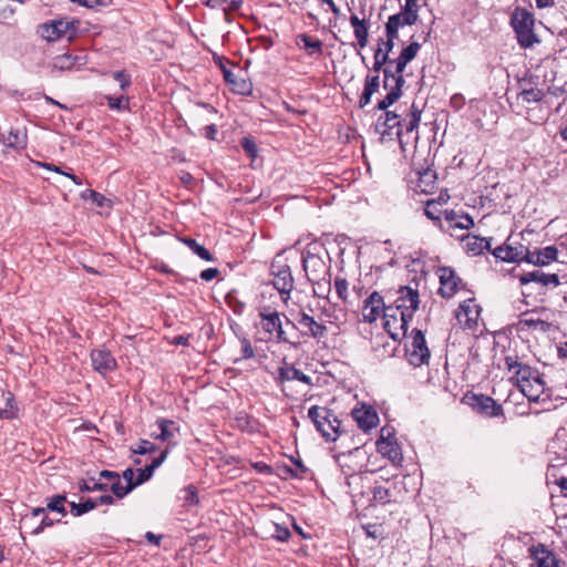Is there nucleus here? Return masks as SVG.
I'll use <instances>...</instances> for the list:
<instances>
[{
    "instance_id": "nucleus-2",
    "label": "nucleus",
    "mask_w": 567,
    "mask_h": 567,
    "mask_svg": "<svg viewBox=\"0 0 567 567\" xmlns=\"http://www.w3.org/2000/svg\"><path fill=\"white\" fill-rule=\"evenodd\" d=\"M511 24L516 32L518 43L523 48H529L537 42L534 33V17L526 9L517 8L513 12Z\"/></svg>"
},
{
    "instance_id": "nucleus-49",
    "label": "nucleus",
    "mask_w": 567,
    "mask_h": 567,
    "mask_svg": "<svg viewBox=\"0 0 567 567\" xmlns=\"http://www.w3.org/2000/svg\"><path fill=\"white\" fill-rule=\"evenodd\" d=\"M388 62L392 64L391 61H389L388 52H383L382 48L379 47L378 50L374 52L373 70L375 72H380L383 65Z\"/></svg>"
},
{
    "instance_id": "nucleus-28",
    "label": "nucleus",
    "mask_w": 567,
    "mask_h": 567,
    "mask_svg": "<svg viewBox=\"0 0 567 567\" xmlns=\"http://www.w3.org/2000/svg\"><path fill=\"white\" fill-rule=\"evenodd\" d=\"M519 389L529 401L537 402L539 396L544 393L545 383L538 375H536L528 382H523L519 385Z\"/></svg>"
},
{
    "instance_id": "nucleus-31",
    "label": "nucleus",
    "mask_w": 567,
    "mask_h": 567,
    "mask_svg": "<svg viewBox=\"0 0 567 567\" xmlns=\"http://www.w3.org/2000/svg\"><path fill=\"white\" fill-rule=\"evenodd\" d=\"M464 239V247L466 252L474 256L482 254L484 250L491 249V243L486 238H482L474 235H467Z\"/></svg>"
},
{
    "instance_id": "nucleus-33",
    "label": "nucleus",
    "mask_w": 567,
    "mask_h": 567,
    "mask_svg": "<svg viewBox=\"0 0 567 567\" xmlns=\"http://www.w3.org/2000/svg\"><path fill=\"white\" fill-rule=\"evenodd\" d=\"M168 454V450H165L161 453V455L152 461V463L144 468L138 470V475L135 481V486H138L150 480L154 473V471L159 467L164 461L166 460Z\"/></svg>"
},
{
    "instance_id": "nucleus-64",
    "label": "nucleus",
    "mask_w": 567,
    "mask_h": 567,
    "mask_svg": "<svg viewBox=\"0 0 567 567\" xmlns=\"http://www.w3.org/2000/svg\"><path fill=\"white\" fill-rule=\"evenodd\" d=\"M218 272L217 268H207L200 272V278L205 281H210L217 277Z\"/></svg>"
},
{
    "instance_id": "nucleus-44",
    "label": "nucleus",
    "mask_w": 567,
    "mask_h": 567,
    "mask_svg": "<svg viewBox=\"0 0 567 567\" xmlns=\"http://www.w3.org/2000/svg\"><path fill=\"white\" fill-rule=\"evenodd\" d=\"M535 375L529 367L520 364L515 371L512 378L516 379L517 385L519 386L523 382H528Z\"/></svg>"
},
{
    "instance_id": "nucleus-22",
    "label": "nucleus",
    "mask_w": 567,
    "mask_h": 567,
    "mask_svg": "<svg viewBox=\"0 0 567 567\" xmlns=\"http://www.w3.org/2000/svg\"><path fill=\"white\" fill-rule=\"evenodd\" d=\"M353 420L357 422L358 426L364 432L370 431L375 427L379 422V417L375 411L371 408H360L354 409L351 413Z\"/></svg>"
},
{
    "instance_id": "nucleus-41",
    "label": "nucleus",
    "mask_w": 567,
    "mask_h": 567,
    "mask_svg": "<svg viewBox=\"0 0 567 567\" xmlns=\"http://www.w3.org/2000/svg\"><path fill=\"white\" fill-rule=\"evenodd\" d=\"M135 486L134 483L125 484L117 475L110 485L111 491L118 497L122 498L127 495Z\"/></svg>"
},
{
    "instance_id": "nucleus-1",
    "label": "nucleus",
    "mask_w": 567,
    "mask_h": 567,
    "mask_svg": "<svg viewBox=\"0 0 567 567\" xmlns=\"http://www.w3.org/2000/svg\"><path fill=\"white\" fill-rule=\"evenodd\" d=\"M308 416L315 424L317 431H319L327 441L333 442L342 433L341 422L331 410L324 406H311L308 411Z\"/></svg>"
},
{
    "instance_id": "nucleus-36",
    "label": "nucleus",
    "mask_w": 567,
    "mask_h": 567,
    "mask_svg": "<svg viewBox=\"0 0 567 567\" xmlns=\"http://www.w3.org/2000/svg\"><path fill=\"white\" fill-rule=\"evenodd\" d=\"M518 324L524 328H535L539 329L540 331H547L549 328V323L543 320L539 317H535V312H524L519 317Z\"/></svg>"
},
{
    "instance_id": "nucleus-23",
    "label": "nucleus",
    "mask_w": 567,
    "mask_h": 567,
    "mask_svg": "<svg viewBox=\"0 0 567 567\" xmlns=\"http://www.w3.org/2000/svg\"><path fill=\"white\" fill-rule=\"evenodd\" d=\"M156 424L159 429V433L151 434V436L156 440L167 442L169 445H176V437L179 432V427L175 424V422L166 419H159L157 420Z\"/></svg>"
},
{
    "instance_id": "nucleus-34",
    "label": "nucleus",
    "mask_w": 567,
    "mask_h": 567,
    "mask_svg": "<svg viewBox=\"0 0 567 567\" xmlns=\"http://www.w3.org/2000/svg\"><path fill=\"white\" fill-rule=\"evenodd\" d=\"M435 183L436 173L431 168H426L419 173L416 188L419 192L427 194L434 189Z\"/></svg>"
},
{
    "instance_id": "nucleus-42",
    "label": "nucleus",
    "mask_w": 567,
    "mask_h": 567,
    "mask_svg": "<svg viewBox=\"0 0 567 567\" xmlns=\"http://www.w3.org/2000/svg\"><path fill=\"white\" fill-rule=\"evenodd\" d=\"M70 506H71V514L72 515L81 516V515H83V514L94 509L95 507H97V502L94 501V499H87L84 503L71 502Z\"/></svg>"
},
{
    "instance_id": "nucleus-62",
    "label": "nucleus",
    "mask_w": 567,
    "mask_h": 567,
    "mask_svg": "<svg viewBox=\"0 0 567 567\" xmlns=\"http://www.w3.org/2000/svg\"><path fill=\"white\" fill-rule=\"evenodd\" d=\"M522 363L518 361L517 357L507 355L505 358V367L508 369V371H515Z\"/></svg>"
},
{
    "instance_id": "nucleus-15",
    "label": "nucleus",
    "mask_w": 567,
    "mask_h": 567,
    "mask_svg": "<svg viewBox=\"0 0 567 567\" xmlns=\"http://www.w3.org/2000/svg\"><path fill=\"white\" fill-rule=\"evenodd\" d=\"M384 329L393 340H398L406 334L409 322L402 327L401 315L395 312L394 308L388 307L384 312Z\"/></svg>"
},
{
    "instance_id": "nucleus-9",
    "label": "nucleus",
    "mask_w": 567,
    "mask_h": 567,
    "mask_svg": "<svg viewBox=\"0 0 567 567\" xmlns=\"http://www.w3.org/2000/svg\"><path fill=\"white\" fill-rule=\"evenodd\" d=\"M377 451L394 465H400L403 461L402 451L390 429H381L380 439L377 441Z\"/></svg>"
},
{
    "instance_id": "nucleus-58",
    "label": "nucleus",
    "mask_w": 567,
    "mask_h": 567,
    "mask_svg": "<svg viewBox=\"0 0 567 567\" xmlns=\"http://www.w3.org/2000/svg\"><path fill=\"white\" fill-rule=\"evenodd\" d=\"M383 125L388 128L401 127L402 122L399 121V116L393 112H386L383 121Z\"/></svg>"
},
{
    "instance_id": "nucleus-35",
    "label": "nucleus",
    "mask_w": 567,
    "mask_h": 567,
    "mask_svg": "<svg viewBox=\"0 0 567 567\" xmlns=\"http://www.w3.org/2000/svg\"><path fill=\"white\" fill-rule=\"evenodd\" d=\"M302 43L303 49L309 55H321L323 43L319 39H315L306 33H301L297 37V44Z\"/></svg>"
},
{
    "instance_id": "nucleus-12",
    "label": "nucleus",
    "mask_w": 567,
    "mask_h": 567,
    "mask_svg": "<svg viewBox=\"0 0 567 567\" xmlns=\"http://www.w3.org/2000/svg\"><path fill=\"white\" fill-rule=\"evenodd\" d=\"M384 306L383 297L373 291L365 300L362 307V318L365 322L372 323L377 321L381 315L384 316L386 311Z\"/></svg>"
},
{
    "instance_id": "nucleus-53",
    "label": "nucleus",
    "mask_w": 567,
    "mask_h": 567,
    "mask_svg": "<svg viewBox=\"0 0 567 567\" xmlns=\"http://www.w3.org/2000/svg\"><path fill=\"white\" fill-rule=\"evenodd\" d=\"M424 214L432 220H440V210L436 207L435 199H430L426 202Z\"/></svg>"
},
{
    "instance_id": "nucleus-3",
    "label": "nucleus",
    "mask_w": 567,
    "mask_h": 567,
    "mask_svg": "<svg viewBox=\"0 0 567 567\" xmlns=\"http://www.w3.org/2000/svg\"><path fill=\"white\" fill-rule=\"evenodd\" d=\"M405 355L413 367H421L429 363L431 353L421 330L414 329L412 331L410 341L405 346Z\"/></svg>"
},
{
    "instance_id": "nucleus-27",
    "label": "nucleus",
    "mask_w": 567,
    "mask_h": 567,
    "mask_svg": "<svg viewBox=\"0 0 567 567\" xmlns=\"http://www.w3.org/2000/svg\"><path fill=\"white\" fill-rule=\"evenodd\" d=\"M421 45L419 42H411L406 48H404L398 59L391 61V63L396 64V74L402 75L405 70V66L409 62H411L417 54Z\"/></svg>"
},
{
    "instance_id": "nucleus-29",
    "label": "nucleus",
    "mask_w": 567,
    "mask_h": 567,
    "mask_svg": "<svg viewBox=\"0 0 567 567\" xmlns=\"http://www.w3.org/2000/svg\"><path fill=\"white\" fill-rule=\"evenodd\" d=\"M350 24L360 48H365L369 41V24L365 19H360L357 14L350 17Z\"/></svg>"
},
{
    "instance_id": "nucleus-46",
    "label": "nucleus",
    "mask_w": 567,
    "mask_h": 567,
    "mask_svg": "<svg viewBox=\"0 0 567 567\" xmlns=\"http://www.w3.org/2000/svg\"><path fill=\"white\" fill-rule=\"evenodd\" d=\"M107 489V484L100 482V480L90 478L87 482H83L80 484L81 492H94V491H105Z\"/></svg>"
},
{
    "instance_id": "nucleus-8",
    "label": "nucleus",
    "mask_w": 567,
    "mask_h": 567,
    "mask_svg": "<svg viewBox=\"0 0 567 567\" xmlns=\"http://www.w3.org/2000/svg\"><path fill=\"white\" fill-rule=\"evenodd\" d=\"M302 266L308 280L312 284H320L329 276V267L318 255L307 251L302 256Z\"/></svg>"
},
{
    "instance_id": "nucleus-19",
    "label": "nucleus",
    "mask_w": 567,
    "mask_h": 567,
    "mask_svg": "<svg viewBox=\"0 0 567 567\" xmlns=\"http://www.w3.org/2000/svg\"><path fill=\"white\" fill-rule=\"evenodd\" d=\"M519 282L522 285L536 282V284L540 285L542 287H548V286L557 287L560 285L558 275L545 274L542 270H533V271H528V272L520 275Z\"/></svg>"
},
{
    "instance_id": "nucleus-54",
    "label": "nucleus",
    "mask_w": 567,
    "mask_h": 567,
    "mask_svg": "<svg viewBox=\"0 0 567 567\" xmlns=\"http://www.w3.org/2000/svg\"><path fill=\"white\" fill-rule=\"evenodd\" d=\"M272 526L275 528L274 537L280 542H286L290 537V530L286 526H281L277 523H272Z\"/></svg>"
},
{
    "instance_id": "nucleus-38",
    "label": "nucleus",
    "mask_w": 567,
    "mask_h": 567,
    "mask_svg": "<svg viewBox=\"0 0 567 567\" xmlns=\"http://www.w3.org/2000/svg\"><path fill=\"white\" fill-rule=\"evenodd\" d=\"M421 114H422V111L419 110L415 106V104H413L411 107V113L409 115V118L401 121L402 126L399 127V130H398V133H396L398 136L402 135L403 128L405 130L406 133H412L414 130H416L420 124V121H421Z\"/></svg>"
},
{
    "instance_id": "nucleus-40",
    "label": "nucleus",
    "mask_w": 567,
    "mask_h": 567,
    "mask_svg": "<svg viewBox=\"0 0 567 567\" xmlns=\"http://www.w3.org/2000/svg\"><path fill=\"white\" fill-rule=\"evenodd\" d=\"M79 61L78 56H73L69 53H64L61 55H58L53 60V68L56 70H70L72 66H74Z\"/></svg>"
},
{
    "instance_id": "nucleus-26",
    "label": "nucleus",
    "mask_w": 567,
    "mask_h": 567,
    "mask_svg": "<svg viewBox=\"0 0 567 567\" xmlns=\"http://www.w3.org/2000/svg\"><path fill=\"white\" fill-rule=\"evenodd\" d=\"M403 75L393 74V85L389 86L390 92L385 95V97L379 102V110H386L391 106L395 101H398L402 94V86L404 84Z\"/></svg>"
},
{
    "instance_id": "nucleus-50",
    "label": "nucleus",
    "mask_w": 567,
    "mask_h": 567,
    "mask_svg": "<svg viewBox=\"0 0 567 567\" xmlns=\"http://www.w3.org/2000/svg\"><path fill=\"white\" fill-rule=\"evenodd\" d=\"M156 450V445L147 440H141L135 447H132L134 454L141 455L155 452Z\"/></svg>"
},
{
    "instance_id": "nucleus-10",
    "label": "nucleus",
    "mask_w": 567,
    "mask_h": 567,
    "mask_svg": "<svg viewBox=\"0 0 567 567\" xmlns=\"http://www.w3.org/2000/svg\"><path fill=\"white\" fill-rule=\"evenodd\" d=\"M271 275L274 287L280 292L284 301H287L290 291L293 288V278L290 267L287 264L274 261L271 265Z\"/></svg>"
},
{
    "instance_id": "nucleus-47",
    "label": "nucleus",
    "mask_w": 567,
    "mask_h": 567,
    "mask_svg": "<svg viewBox=\"0 0 567 567\" xmlns=\"http://www.w3.org/2000/svg\"><path fill=\"white\" fill-rule=\"evenodd\" d=\"M243 3V0H205V4L210 8H219L226 4L227 9L236 10Z\"/></svg>"
},
{
    "instance_id": "nucleus-63",
    "label": "nucleus",
    "mask_w": 567,
    "mask_h": 567,
    "mask_svg": "<svg viewBox=\"0 0 567 567\" xmlns=\"http://www.w3.org/2000/svg\"><path fill=\"white\" fill-rule=\"evenodd\" d=\"M55 522H60V519H52L49 516H43L41 524L39 527H37L33 533L39 534L41 533L45 527L52 526Z\"/></svg>"
},
{
    "instance_id": "nucleus-43",
    "label": "nucleus",
    "mask_w": 567,
    "mask_h": 567,
    "mask_svg": "<svg viewBox=\"0 0 567 567\" xmlns=\"http://www.w3.org/2000/svg\"><path fill=\"white\" fill-rule=\"evenodd\" d=\"M66 501L65 496L63 495H56L54 497H52L48 504H47V509L48 511H51V512H56L58 514H60L62 517H64L66 515V509L65 507L63 506L64 502Z\"/></svg>"
},
{
    "instance_id": "nucleus-24",
    "label": "nucleus",
    "mask_w": 567,
    "mask_h": 567,
    "mask_svg": "<svg viewBox=\"0 0 567 567\" xmlns=\"http://www.w3.org/2000/svg\"><path fill=\"white\" fill-rule=\"evenodd\" d=\"M3 145L13 150H22L27 145L28 136L27 130L22 128H10L7 134L1 135Z\"/></svg>"
},
{
    "instance_id": "nucleus-20",
    "label": "nucleus",
    "mask_w": 567,
    "mask_h": 567,
    "mask_svg": "<svg viewBox=\"0 0 567 567\" xmlns=\"http://www.w3.org/2000/svg\"><path fill=\"white\" fill-rule=\"evenodd\" d=\"M220 68L223 71L224 80L230 86V89L238 94H248L251 91V83L239 74L235 73L233 70L227 69L224 64L220 63Z\"/></svg>"
},
{
    "instance_id": "nucleus-37",
    "label": "nucleus",
    "mask_w": 567,
    "mask_h": 567,
    "mask_svg": "<svg viewBox=\"0 0 567 567\" xmlns=\"http://www.w3.org/2000/svg\"><path fill=\"white\" fill-rule=\"evenodd\" d=\"M380 81L379 75L367 76L364 90L360 97L359 105L360 107H364L371 101V96L379 90Z\"/></svg>"
},
{
    "instance_id": "nucleus-56",
    "label": "nucleus",
    "mask_w": 567,
    "mask_h": 567,
    "mask_svg": "<svg viewBox=\"0 0 567 567\" xmlns=\"http://www.w3.org/2000/svg\"><path fill=\"white\" fill-rule=\"evenodd\" d=\"M401 12L409 14L417 20L419 18V6L416 0H405V4Z\"/></svg>"
},
{
    "instance_id": "nucleus-59",
    "label": "nucleus",
    "mask_w": 567,
    "mask_h": 567,
    "mask_svg": "<svg viewBox=\"0 0 567 567\" xmlns=\"http://www.w3.org/2000/svg\"><path fill=\"white\" fill-rule=\"evenodd\" d=\"M86 194L90 196L93 203H95L99 207H104L105 204L109 202L102 194L95 192V190H86L82 194V197L85 198Z\"/></svg>"
},
{
    "instance_id": "nucleus-4",
    "label": "nucleus",
    "mask_w": 567,
    "mask_h": 567,
    "mask_svg": "<svg viewBox=\"0 0 567 567\" xmlns=\"http://www.w3.org/2000/svg\"><path fill=\"white\" fill-rule=\"evenodd\" d=\"M395 300L394 311L400 312L402 327L410 322L414 312L419 308L420 299L419 292L410 287H400Z\"/></svg>"
},
{
    "instance_id": "nucleus-61",
    "label": "nucleus",
    "mask_w": 567,
    "mask_h": 567,
    "mask_svg": "<svg viewBox=\"0 0 567 567\" xmlns=\"http://www.w3.org/2000/svg\"><path fill=\"white\" fill-rule=\"evenodd\" d=\"M254 357V349L247 339L241 340V358L249 359Z\"/></svg>"
},
{
    "instance_id": "nucleus-25",
    "label": "nucleus",
    "mask_w": 567,
    "mask_h": 567,
    "mask_svg": "<svg viewBox=\"0 0 567 567\" xmlns=\"http://www.w3.org/2000/svg\"><path fill=\"white\" fill-rule=\"evenodd\" d=\"M473 400V406L488 416H498L503 412L502 406L489 396L481 394L475 395Z\"/></svg>"
},
{
    "instance_id": "nucleus-48",
    "label": "nucleus",
    "mask_w": 567,
    "mask_h": 567,
    "mask_svg": "<svg viewBox=\"0 0 567 567\" xmlns=\"http://www.w3.org/2000/svg\"><path fill=\"white\" fill-rule=\"evenodd\" d=\"M109 107L112 110H126L128 107V99L124 95L114 97V96H106Z\"/></svg>"
},
{
    "instance_id": "nucleus-5",
    "label": "nucleus",
    "mask_w": 567,
    "mask_h": 567,
    "mask_svg": "<svg viewBox=\"0 0 567 567\" xmlns=\"http://www.w3.org/2000/svg\"><path fill=\"white\" fill-rule=\"evenodd\" d=\"M75 24H79V21H69L65 19L53 20L42 24L39 28V33L41 38L49 42L56 41L63 37H66L68 40H72L76 35Z\"/></svg>"
},
{
    "instance_id": "nucleus-32",
    "label": "nucleus",
    "mask_w": 567,
    "mask_h": 567,
    "mask_svg": "<svg viewBox=\"0 0 567 567\" xmlns=\"http://www.w3.org/2000/svg\"><path fill=\"white\" fill-rule=\"evenodd\" d=\"M297 380L305 384H311V378L305 374L302 371L298 370L293 365L282 367L279 369L278 381L287 382Z\"/></svg>"
},
{
    "instance_id": "nucleus-7",
    "label": "nucleus",
    "mask_w": 567,
    "mask_h": 567,
    "mask_svg": "<svg viewBox=\"0 0 567 567\" xmlns=\"http://www.w3.org/2000/svg\"><path fill=\"white\" fill-rule=\"evenodd\" d=\"M528 249L524 244L516 243L509 237L504 245L496 247L492 254L502 261L522 262L527 261Z\"/></svg>"
},
{
    "instance_id": "nucleus-21",
    "label": "nucleus",
    "mask_w": 567,
    "mask_h": 567,
    "mask_svg": "<svg viewBox=\"0 0 567 567\" xmlns=\"http://www.w3.org/2000/svg\"><path fill=\"white\" fill-rule=\"evenodd\" d=\"M558 250L555 246H547L543 249H528V264H532L537 267L547 266L550 262L557 260Z\"/></svg>"
},
{
    "instance_id": "nucleus-18",
    "label": "nucleus",
    "mask_w": 567,
    "mask_h": 567,
    "mask_svg": "<svg viewBox=\"0 0 567 567\" xmlns=\"http://www.w3.org/2000/svg\"><path fill=\"white\" fill-rule=\"evenodd\" d=\"M297 322L299 327L301 328V332L305 336L315 338V339H321L327 333V327L317 322L313 317L301 312L298 318Z\"/></svg>"
},
{
    "instance_id": "nucleus-57",
    "label": "nucleus",
    "mask_w": 567,
    "mask_h": 567,
    "mask_svg": "<svg viewBox=\"0 0 567 567\" xmlns=\"http://www.w3.org/2000/svg\"><path fill=\"white\" fill-rule=\"evenodd\" d=\"M113 79L120 83L121 90H125L131 84L130 75L125 71H116L113 74Z\"/></svg>"
},
{
    "instance_id": "nucleus-60",
    "label": "nucleus",
    "mask_w": 567,
    "mask_h": 567,
    "mask_svg": "<svg viewBox=\"0 0 567 567\" xmlns=\"http://www.w3.org/2000/svg\"><path fill=\"white\" fill-rule=\"evenodd\" d=\"M241 146L246 153H248L250 156H255L257 152V146L255 142L251 138L245 137L241 142Z\"/></svg>"
},
{
    "instance_id": "nucleus-51",
    "label": "nucleus",
    "mask_w": 567,
    "mask_h": 567,
    "mask_svg": "<svg viewBox=\"0 0 567 567\" xmlns=\"http://www.w3.org/2000/svg\"><path fill=\"white\" fill-rule=\"evenodd\" d=\"M12 394L11 393H8V396H7V408L4 409H0V419H6V420H11V419H14L16 415H17V410L16 408L12 405Z\"/></svg>"
},
{
    "instance_id": "nucleus-16",
    "label": "nucleus",
    "mask_w": 567,
    "mask_h": 567,
    "mask_svg": "<svg viewBox=\"0 0 567 567\" xmlns=\"http://www.w3.org/2000/svg\"><path fill=\"white\" fill-rule=\"evenodd\" d=\"M444 219L446 224L449 225L447 231L455 236V231L457 229L460 230H467L474 226L473 218L465 213H460L456 210H444Z\"/></svg>"
},
{
    "instance_id": "nucleus-11",
    "label": "nucleus",
    "mask_w": 567,
    "mask_h": 567,
    "mask_svg": "<svg viewBox=\"0 0 567 567\" xmlns=\"http://www.w3.org/2000/svg\"><path fill=\"white\" fill-rule=\"evenodd\" d=\"M437 275L440 279L439 295L445 299L452 298L458 291L462 280L449 267L440 268Z\"/></svg>"
},
{
    "instance_id": "nucleus-6",
    "label": "nucleus",
    "mask_w": 567,
    "mask_h": 567,
    "mask_svg": "<svg viewBox=\"0 0 567 567\" xmlns=\"http://www.w3.org/2000/svg\"><path fill=\"white\" fill-rule=\"evenodd\" d=\"M259 318L262 330L268 333L270 338H275L281 342L288 341L286 332L282 329V322L278 311L271 310L270 307H262L259 310Z\"/></svg>"
},
{
    "instance_id": "nucleus-30",
    "label": "nucleus",
    "mask_w": 567,
    "mask_h": 567,
    "mask_svg": "<svg viewBox=\"0 0 567 567\" xmlns=\"http://www.w3.org/2000/svg\"><path fill=\"white\" fill-rule=\"evenodd\" d=\"M417 20L404 12L390 16L385 23V33L398 34L400 28L413 25Z\"/></svg>"
},
{
    "instance_id": "nucleus-17",
    "label": "nucleus",
    "mask_w": 567,
    "mask_h": 567,
    "mask_svg": "<svg viewBox=\"0 0 567 567\" xmlns=\"http://www.w3.org/2000/svg\"><path fill=\"white\" fill-rule=\"evenodd\" d=\"M92 367L100 374H106L116 369V360L110 351L96 349L91 352Z\"/></svg>"
},
{
    "instance_id": "nucleus-45",
    "label": "nucleus",
    "mask_w": 567,
    "mask_h": 567,
    "mask_svg": "<svg viewBox=\"0 0 567 567\" xmlns=\"http://www.w3.org/2000/svg\"><path fill=\"white\" fill-rule=\"evenodd\" d=\"M519 97L526 103L538 102L544 97V93L539 89L532 87L528 90H523L519 93Z\"/></svg>"
},
{
    "instance_id": "nucleus-14",
    "label": "nucleus",
    "mask_w": 567,
    "mask_h": 567,
    "mask_svg": "<svg viewBox=\"0 0 567 567\" xmlns=\"http://www.w3.org/2000/svg\"><path fill=\"white\" fill-rule=\"evenodd\" d=\"M480 312V306L473 299H467L460 305L456 311V319L460 324L472 329L477 323Z\"/></svg>"
},
{
    "instance_id": "nucleus-13",
    "label": "nucleus",
    "mask_w": 567,
    "mask_h": 567,
    "mask_svg": "<svg viewBox=\"0 0 567 567\" xmlns=\"http://www.w3.org/2000/svg\"><path fill=\"white\" fill-rule=\"evenodd\" d=\"M528 556L535 567H559L555 554L544 544L533 545L528 548Z\"/></svg>"
},
{
    "instance_id": "nucleus-55",
    "label": "nucleus",
    "mask_w": 567,
    "mask_h": 567,
    "mask_svg": "<svg viewBox=\"0 0 567 567\" xmlns=\"http://www.w3.org/2000/svg\"><path fill=\"white\" fill-rule=\"evenodd\" d=\"M334 289L337 295L343 301L347 300V291H348V281L342 278H337L334 281Z\"/></svg>"
},
{
    "instance_id": "nucleus-52",
    "label": "nucleus",
    "mask_w": 567,
    "mask_h": 567,
    "mask_svg": "<svg viewBox=\"0 0 567 567\" xmlns=\"http://www.w3.org/2000/svg\"><path fill=\"white\" fill-rule=\"evenodd\" d=\"M373 498L380 504H386L390 501V492L383 486H375L373 488Z\"/></svg>"
},
{
    "instance_id": "nucleus-39",
    "label": "nucleus",
    "mask_w": 567,
    "mask_h": 567,
    "mask_svg": "<svg viewBox=\"0 0 567 567\" xmlns=\"http://www.w3.org/2000/svg\"><path fill=\"white\" fill-rule=\"evenodd\" d=\"M182 241L189 247V249L196 254L199 258L205 261H213V255L202 245H199L195 239L192 238H183Z\"/></svg>"
}]
</instances>
